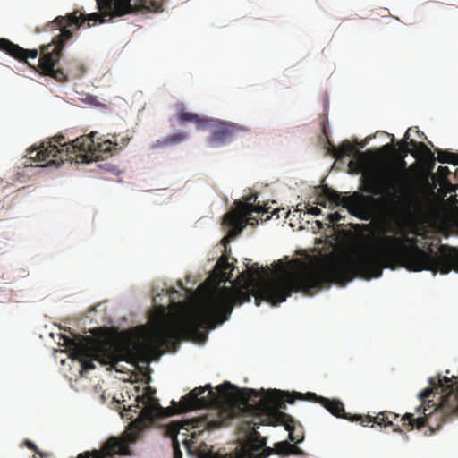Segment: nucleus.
I'll return each mask as SVG.
<instances>
[{
  "label": "nucleus",
  "mask_w": 458,
  "mask_h": 458,
  "mask_svg": "<svg viewBox=\"0 0 458 458\" xmlns=\"http://www.w3.org/2000/svg\"><path fill=\"white\" fill-rule=\"evenodd\" d=\"M234 266L223 255L217 260L213 276L217 284L229 282L231 287L223 286L216 293L211 294L199 309L182 319L176 318V326L183 339L199 337L200 329H213L217 324L226 321L233 312L234 305L249 302L250 296L255 297L257 306L261 301L276 305L289 297L293 292H302L312 295L317 290L335 283V278H325L324 274L329 271V266L323 269L303 268L254 286V276L267 273L258 263L238 275L232 280Z\"/></svg>",
  "instance_id": "nucleus-1"
},
{
  "label": "nucleus",
  "mask_w": 458,
  "mask_h": 458,
  "mask_svg": "<svg viewBox=\"0 0 458 458\" xmlns=\"http://www.w3.org/2000/svg\"><path fill=\"white\" fill-rule=\"evenodd\" d=\"M394 235H385L380 245L363 247L340 261L329 266L325 278H335V283L344 285L354 277L366 280L378 278L384 268L395 269L398 267L410 271H432L434 274L458 272V249L440 245L438 253L428 246V251L420 247L418 228L399 227L391 229Z\"/></svg>",
  "instance_id": "nucleus-2"
},
{
  "label": "nucleus",
  "mask_w": 458,
  "mask_h": 458,
  "mask_svg": "<svg viewBox=\"0 0 458 458\" xmlns=\"http://www.w3.org/2000/svg\"><path fill=\"white\" fill-rule=\"evenodd\" d=\"M402 166H380L367 169L361 177L362 191L371 196L355 191L345 196L327 185L321 187L315 204L330 209L338 206L346 208L357 217L367 219L372 210L379 214L396 217L403 215L410 206V177Z\"/></svg>",
  "instance_id": "nucleus-3"
},
{
  "label": "nucleus",
  "mask_w": 458,
  "mask_h": 458,
  "mask_svg": "<svg viewBox=\"0 0 458 458\" xmlns=\"http://www.w3.org/2000/svg\"><path fill=\"white\" fill-rule=\"evenodd\" d=\"M62 338L64 345L70 349L69 357L81 363V374L95 369L94 360L112 367L121 360H143L152 353L175 348L177 343L183 339L176 326V318L164 311L150 324L143 341L110 343L82 335Z\"/></svg>",
  "instance_id": "nucleus-4"
},
{
  "label": "nucleus",
  "mask_w": 458,
  "mask_h": 458,
  "mask_svg": "<svg viewBox=\"0 0 458 458\" xmlns=\"http://www.w3.org/2000/svg\"><path fill=\"white\" fill-rule=\"evenodd\" d=\"M428 383L429 386L418 394L420 403L415 408L414 413L407 412L400 418L401 426L394 423L399 415L392 411H382L375 417H369V423L378 426H393L395 432H402L401 427L405 430L428 428L429 435L434 434L444 424L458 419V376L449 377L437 375L429 377Z\"/></svg>",
  "instance_id": "nucleus-5"
},
{
  "label": "nucleus",
  "mask_w": 458,
  "mask_h": 458,
  "mask_svg": "<svg viewBox=\"0 0 458 458\" xmlns=\"http://www.w3.org/2000/svg\"><path fill=\"white\" fill-rule=\"evenodd\" d=\"M288 394L291 393L277 389L267 390L263 395L255 389H243L234 397L237 405L233 406V415H267L268 425L284 426L289 432V439L299 444L304 439L302 426L282 411L286 409Z\"/></svg>",
  "instance_id": "nucleus-6"
},
{
  "label": "nucleus",
  "mask_w": 458,
  "mask_h": 458,
  "mask_svg": "<svg viewBox=\"0 0 458 458\" xmlns=\"http://www.w3.org/2000/svg\"><path fill=\"white\" fill-rule=\"evenodd\" d=\"M96 2L98 13L84 14L81 11L75 10L65 16H57L48 23V26H55L56 29L68 27L80 29L86 22L88 27H92L140 10L160 12L164 0H96Z\"/></svg>",
  "instance_id": "nucleus-7"
},
{
  "label": "nucleus",
  "mask_w": 458,
  "mask_h": 458,
  "mask_svg": "<svg viewBox=\"0 0 458 458\" xmlns=\"http://www.w3.org/2000/svg\"><path fill=\"white\" fill-rule=\"evenodd\" d=\"M73 140L66 143L64 136L52 139V141H44L38 148L28 149L29 159L34 162H46V165H60L65 161L75 162L79 159V148L73 147Z\"/></svg>",
  "instance_id": "nucleus-8"
},
{
  "label": "nucleus",
  "mask_w": 458,
  "mask_h": 458,
  "mask_svg": "<svg viewBox=\"0 0 458 458\" xmlns=\"http://www.w3.org/2000/svg\"><path fill=\"white\" fill-rule=\"evenodd\" d=\"M234 386L225 382L216 387L217 393L213 391L211 385L208 384L204 387H195L186 395L182 396L180 402L174 403V407L178 411H189L195 409H203L209 406L217 405L220 403V397L228 398V391Z\"/></svg>",
  "instance_id": "nucleus-9"
},
{
  "label": "nucleus",
  "mask_w": 458,
  "mask_h": 458,
  "mask_svg": "<svg viewBox=\"0 0 458 458\" xmlns=\"http://www.w3.org/2000/svg\"><path fill=\"white\" fill-rule=\"evenodd\" d=\"M98 132L93 131L89 135H83L73 140V147L71 148H79V159L77 163H89L93 160L104 159L115 149L114 141L106 140L99 141L101 139Z\"/></svg>",
  "instance_id": "nucleus-10"
},
{
  "label": "nucleus",
  "mask_w": 458,
  "mask_h": 458,
  "mask_svg": "<svg viewBox=\"0 0 458 458\" xmlns=\"http://www.w3.org/2000/svg\"><path fill=\"white\" fill-rule=\"evenodd\" d=\"M296 400L318 403L332 415L337 418L345 419L352 422H360L362 426L369 425L370 421L369 417H362V415L359 414L351 415L345 412L344 403L338 399H328L323 396H318L312 392H307L305 394L300 392H293L291 394H288V399H286L287 403L291 404L293 403Z\"/></svg>",
  "instance_id": "nucleus-11"
},
{
  "label": "nucleus",
  "mask_w": 458,
  "mask_h": 458,
  "mask_svg": "<svg viewBox=\"0 0 458 458\" xmlns=\"http://www.w3.org/2000/svg\"><path fill=\"white\" fill-rule=\"evenodd\" d=\"M205 127L211 130L206 142L210 148H218L233 141L245 129L235 123L209 118Z\"/></svg>",
  "instance_id": "nucleus-12"
},
{
  "label": "nucleus",
  "mask_w": 458,
  "mask_h": 458,
  "mask_svg": "<svg viewBox=\"0 0 458 458\" xmlns=\"http://www.w3.org/2000/svg\"><path fill=\"white\" fill-rule=\"evenodd\" d=\"M205 427L206 421L201 418L181 420L170 422L166 428V434L173 438L174 458H182V454L180 450L179 441L177 439L179 432L181 430L188 432L190 429H198L199 432L200 429Z\"/></svg>",
  "instance_id": "nucleus-13"
},
{
  "label": "nucleus",
  "mask_w": 458,
  "mask_h": 458,
  "mask_svg": "<svg viewBox=\"0 0 458 458\" xmlns=\"http://www.w3.org/2000/svg\"><path fill=\"white\" fill-rule=\"evenodd\" d=\"M143 395H138L136 402L141 403L144 405L141 412L148 417H159V416H172L176 413H183L184 411H178L174 407V401L172 402V405L167 408H163L157 398L153 397L154 391L150 387L145 389Z\"/></svg>",
  "instance_id": "nucleus-14"
},
{
  "label": "nucleus",
  "mask_w": 458,
  "mask_h": 458,
  "mask_svg": "<svg viewBox=\"0 0 458 458\" xmlns=\"http://www.w3.org/2000/svg\"><path fill=\"white\" fill-rule=\"evenodd\" d=\"M129 454V444L126 440L110 437L100 450H92L81 453L76 458H108L115 454L125 455Z\"/></svg>",
  "instance_id": "nucleus-15"
},
{
  "label": "nucleus",
  "mask_w": 458,
  "mask_h": 458,
  "mask_svg": "<svg viewBox=\"0 0 458 458\" xmlns=\"http://www.w3.org/2000/svg\"><path fill=\"white\" fill-rule=\"evenodd\" d=\"M223 224L230 227L227 234L221 241V242L226 249V245L233 239L241 234L242 230L245 228L246 225H257L258 219L255 217H245L241 214H238L237 211H230L225 215L223 218Z\"/></svg>",
  "instance_id": "nucleus-16"
},
{
  "label": "nucleus",
  "mask_w": 458,
  "mask_h": 458,
  "mask_svg": "<svg viewBox=\"0 0 458 458\" xmlns=\"http://www.w3.org/2000/svg\"><path fill=\"white\" fill-rule=\"evenodd\" d=\"M410 131H411V129L407 130V131L405 132V135H404L405 140H403L402 142V146H401L402 158H404L409 153L413 154V152L409 148V146L416 147L418 151H420V153L425 155L430 160L431 165L433 166L435 165L434 154L427 147V145L425 143L417 142L414 140H410L409 141H407L410 139Z\"/></svg>",
  "instance_id": "nucleus-17"
},
{
  "label": "nucleus",
  "mask_w": 458,
  "mask_h": 458,
  "mask_svg": "<svg viewBox=\"0 0 458 458\" xmlns=\"http://www.w3.org/2000/svg\"><path fill=\"white\" fill-rule=\"evenodd\" d=\"M257 199V195L250 194L248 197H246L245 201H238L236 203V209L234 211H237L238 214H241L242 216L245 217H252L251 214L253 212L255 213H268L269 208H267L259 203L254 205L253 202H255Z\"/></svg>",
  "instance_id": "nucleus-18"
},
{
  "label": "nucleus",
  "mask_w": 458,
  "mask_h": 458,
  "mask_svg": "<svg viewBox=\"0 0 458 458\" xmlns=\"http://www.w3.org/2000/svg\"><path fill=\"white\" fill-rule=\"evenodd\" d=\"M329 153L337 160L344 158L345 156H351L354 153L358 155H362L361 152H359L355 146H353L349 140H344L339 147H335L332 143L328 141Z\"/></svg>",
  "instance_id": "nucleus-19"
},
{
  "label": "nucleus",
  "mask_w": 458,
  "mask_h": 458,
  "mask_svg": "<svg viewBox=\"0 0 458 458\" xmlns=\"http://www.w3.org/2000/svg\"><path fill=\"white\" fill-rule=\"evenodd\" d=\"M188 139V135L186 132H177L171 135H168L165 138L157 140L152 143L151 148L157 149L159 148H165L168 146L179 145Z\"/></svg>",
  "instance_id": "nucleus-20"
},
{
  "label": "nucleus",
  "mask_w": 458,
  "mask_h": 458,
  "mask_svg": "<svg viewBox=\"0 0 458 458\" xmlns=\"http://www.w3.org/2000/svg\"><path fill=\"white\" fill-rule=\"evenodd\" d=\"M176 120L180 123L191 122L199 127H205L210 123L209 118L200 117L197 114L185 111L183 108L177 112Z\"/></svg>",
  "instance_id": "nucleus-21"
},
{
  "label": "nucleus",
  "mask_w": 458,
  "mask_h": 458,
  "mask_svg": "<svg viewBox=\"0 0 458 458\" xmlns=\"http://www.w3.org/2000/svg\"><path fill=\"white\" fill-rule=\"evenodd\" d=\"M274 454L277 455H302L303 452L296 445L289 443L288 441H281L275 444Z\"/></svg>",
  "instance_id": "nucleus-22"
},
{
  "label": "nucleus",
  "mask_w": 458,
  "mask_h": 458,
  "mask_svg": "<svg viewBox=\"0 0 458 458\" xmlns=\"http://www.w3.org/2000/svg\"><path fill=\"white\" fill-rule=\"evenodd\" d=\"M266 438L261 437L259 433L254 430L251 436L250 445L243 448L242 451L247 454L253 453V456L257 458V453L259 452L262 448L266 447Z\"/></svg>",
  "instance_id": "nucleus-23"
},
{
  "label": "nucleus",
  "mask_w": 458,
  "mask_h": 458,
  "mask_svg": "<svg viewBox=\"0 0 458 458\" xmlns=\"http://www.w3.org/2000/svg\"><path fill=\"white\" fill-rule=\"evenodd\" d=\"M437 152V160L439 163H449L453 165H456L458 161V154L452 153L446 150L436 149Z\"/></svg>",
  "instance_id": "nucleus-24"
},
{
  "label": "nucleus",
  "mask_w": 458,
  "mask_h": 458,
  "mask_svg": "<svg viewBox=\"0 0 458 458\" xmlns=\"http://www.w3.org/2000/svg\"><path fill=\"white\" fill-rule=\"evenodd\" d=\"M84 72H85V68L82 64H81L77 62H72V63H70L68 70H67V73H65V74L67 75V80H68L69 77L73 78V79L81 78L84 74Z\"/></svg>",
  "instance_id": "nucleus-25"
},
{
  "label": "nucleus",
  "mask_w": 458,
  "mask_h": 458,
  "mask_svg": "<svg viewBox=\"0 0 458 458\" xmlns=\"http://www.w3.org/2000/svg\"><path fill=\"white\" fill-rule=\"evenodd\" d=\"M130 140L131 138L128 134L114 136V144L115 146V149H122L123 148L126 147Z\"/></svg>",
  "instance_id": "nucleus-26"
},
{
  "label": "nucleus",
  "mask_w": 458,
  "mask_h": 458,
  "mask_svg": "<svg viewBox=\"0 0 458 458\" xmlns=\"http://www.w3.org/2000/svg\"><path fill=\"white\" fill-rule=\"evenodd\" d=\"M274 454V449L271 447H264L257 453V458H267Z\"/></svg>",
  "instance_id": "nucleus-27"
},
{
  "label": "nucleus",
  "mask_w": 458,
  "mask_h": 458,
  "mask_svg": "<svg viewBox=\"0 0 458 458\" xmlns=\"http://www.w3.org/2000/svg\"><path fill=\"white\" fill-rule=\"evenodd\" d=\"M344 217L338 213V212H335V213H330L327 215V219L332 223V224H335L340 220H342Z\"/></svg>",
  "instance_id": "nucleus-28"
},
{
  "label": "nucleus",
  "mask_w": 458,
  "mask_h": 458,
  "mask_svg": "<svg viewBox=\"0 0 458 458\" xmlns=\"http://www.w3.org/2000/svg\"><path fill=\"white\" fill-rule=\"evenodd\" d=\"M437 174H439V176L446 178L447 175L450 174V171L446 166H439L437 169Z\"/></svg>",
  "instance_id": "nucleus-29"
},
{
  "label": "nucleus",
  "mask_w": 458,
  "mask_h": 458,
  "mask_svg": "<svg viewBox=\"0 0 458 458\" xmlns=\"http://www.w3.org/2000/svg\"><path fill=\"white\" fill-rule=\"evenodd\" d=\"M140 404H141V403L137 402L136 404L130 405L127 409L125 408V406H123V410L124 411H131V412H134V413H137L139 409H140Z\"/></svg>",
  "instance_id": "nucleus-30"
},
{
  "label": "nucleus",
  "mask_w": 458,
  "mask_h": 458,
  "mask_svg": "<svg viewBox=\"0 0 458 458\" xmlns=\"http://www.w3.org/2000/svg\"><path fill=\"white\" fill-rule=\"evenodd\" d=\"M26 445L30 449V450H33L35 451L36 453L39 454L41 457L44 456V454L42 453L39 452V450L38 449V447L36 446V445L30 441H26Z\"/></svg>",
  "instance_id": "nucleus-31"
},
{
  "label": "nucleus",
  "mask_w": 458,
  "mask_h": 458,
  "mask_svg": "<svg viewBox=\"0 0 458 458\" xmlns=\"http://www.w3.org/2000/svg\"><path fill=\"white\" fill-rule=\"evenodd\" d=\"M307 213L313 216H318L321 214V209L318 207H311L308 209Z\"/></svg>",
  "instance_id": "nucleus-32"
},
{
  "label": "nucleus",
  "mask_w": 458,
  "mask_h": 458,
  "mask_svg": "<svg viewBox=\"0 0 458 458\" xmlns=\"http://www.w3.org/2000/svg\"><path fill=\"white\" fill-rule=\"evenodd\" d=\"M182 442L187 449L191 448V440H189L188 438H184L182 439Z\"/></svg>",
  "instance_id": "nucleus-33"
},
{
  "label": "nucleus",
  "mask_w": 458,
  "mask_h": 458,
  "mask_svg": "<svg viewBox=\"0 0 458 458\" xmlns=\"http://www.w3.org/2000/svg\"><path fill=\"white\" fill-rule=\"evenodd\" d=\"M316 224H317V225H318V227L319 229H322V228H323V223H322V222H320V221H316Z\"/></svg>",
  "instance_id": "nucleus-34"
},
{
  "label": "nucleus",
  "mask_w": 458,
  "mask_h": 458,
  "mask_svg": "<svg viewBox=\"0 0 458 458\" xmlns=\"http://www.w3.org/2000/svg\"><path fill=\"white\" fill-rule=\"evenodd\" d=\"M393 148L390 144H386L383 147V149H388V148Z\"/></svg>",
  "instance_id": "nucleus-35"
},
{
  "label": "nucleus",
  "mask_w": 458,
  "mask_h": 458,
  "mask_svg": "<svg viewBox=\"0 0 458 458\" xmlns=\"http://www.w3.org/2000/svg\"><path fill=\"white\" fill-rule=\"evenodd\" d=\"M353 165L352 161H350L349 165L352 166Z\"/></svg>",
  "instance_id": "nucleus-36"
}]
</instances>
